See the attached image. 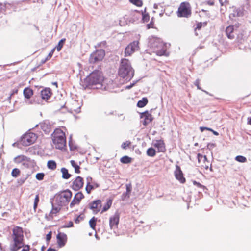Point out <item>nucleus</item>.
I'll use <instances>...</instances> for the list:
<instances>
[{
	"instance_id": "obj_1",
	"label": "nucleus",
	"mask_w": 251,
	"mask_h": 251,
	"mask_svg": "<svg viewBox=\"0 0 251 251\" xmlns=\"http://www.w3.org/2000/svg\"><path fill=\"white\" fill-rule=\"evenodd\" d=\"M72 196V192L69 189L56 194L54 196V201L51 202L52 210L50 216H52L53 214H56L60 210L62 206L67 205Z\"/></svg>"
},
{
	"instance_id": "obj_2",
	"label": "nucleus",
	"mask_w": 251,
	"mask_h": 251,
	"mask_svg": "<svg viewBox=\"0 0 251 251\" xmlns=\"http://www.w3.org/2000/svg\"><path fill=\"white\" fill-rule=\"evenodd\" d=\"M103 77L101 72L99 70L92 72L84 80L83 86L85 88L89 87L91 89H105L102 83Z\"/></svg>"
},
{
	"instance_id": "obj_3",
	"label": "nucleus",
	"mask_w": 251,
	"mask_h": 251,
	"mask_svg": "<svg viewBox=\"0 0 251 251\" xmlns=\"http://www.w3.org/2000/svg\"><path fill=\"white\" fill-rule=\"evenodd\" d=\"M12 237V241L9 248L7 250H4V251H18L24 247L23 232L21 227L17 226L13 229Z\"/></svg>"
},
{
	"instance_id": "obj_4",
	"label": "nucleus",
	"mask_w": 251,
	"mask_h": 251,
	"mask_svg": "<svg viewBox=\"0 0 251 251\" xmlns=\"http://www.w3.org/2000/svg\"><path fill=\"white\" fill-rule=\"evenodd\" d=\"M118 75L128 81L133 78L134 75V70L128 59L123 58L121 60L118 69Z\"/></svg>"
},
{
	"instance_id": "obj_5",
	"label": "nucleus",
	"mask_w": 251,
	"mask_h": 251,
	"mask_svg": "<svg viewBox=\"0 0 251 251\" xmlns=\"http://www.w3.org/2000/svg\"><path fill=\"white\" fill-rule=\"evenodd\" d=\"M51 138L55 148L63 150L66 146V141L65 133L60 129L57 128L51 134Z\"/></svg>"
},
{
	"instance_id": "obj_6",
	"label": "nucleus",
	"mask_w": 251,
	"mask_h": 251,
	"mask_svg": "<svg viewBox=\"0 0 251 251\" xmlns=\"http://www.w3.org/2000/svg\"><path fill=\"white\" fill-rule=\"evenodd\" d=\"M149 46L156 52L157 55H166V50L164 49V44L160 38L154 36L149 38Z\"/></svg>"
},
{
	"instance_id": "obj_7",
	"label": "nucleus",
	"mask_w": 251,
	"mask_h": 251,
	"mask_svg": "<svg viewBox=\"0 0 251 251\" xmlns=\"http://www.w3.org/2000/svg\"><path fill=\"white\" fill-rule=\"evenodd\" d=\"M36 139L37 136L35 133H26L21 137L20 143L24 146H28L34 143Z\"/></svg>"
},
{
	"instance_id": "obj_8",
	"label": "nucleus",
	"mask_w": 251,
	"mask_h": 251,
	"mask_svg": "<svg viewBox=\"0 0 251 251\" xmlns=\"http://www.w3.org/2000/svg\"><path fill=\"white\" fill-rule=\"evenodd\" d=\"M191 15V11L189 3L185 2L181 3L178 9V17L188 18Z\"/></svg>"
},
{
	"instance_id": "obj_9",
	"label": "nucleus",
	"mask_w": 251,
	"mask_h": 251,
	"mask_svg": "<svg viewBox=\"0 0 251 251\" xmlns=\"http://www.w3.org/2000/svg\"><path fill=\"white\" fill-rule=\"evenodd\" d=\"M105 55V50L103 49L96 50L90 55L89 61L91 63H96L102 61Z\"/></svg>"
},
{
	"instance_id": "obj_10",
	"label": "nucleus",
	"mask_w": 251,
	"mask_h": 251,
	"mask_svg": "<svg viewBox=\"0 0 251 251\" xmlns=\"http://www.w3.org/2000/svg\"><path fill=\"white\" fill-rule=\"evenodd\" d=\"M139 48V42L134 41L126 48L125 50V56L131 55L135 51L138 50Z\"/></svg>"
},
{
	"instance_id": "obj_11",
	"label": "nucleus",
	"mask_w": 251,
	"mask_h": 251,
	"mask_svg": "<svg viewBox=\"0 0 251 251\" xmlns=\"http://www.w3.org/2000/svg\"><path fill=\"white\" fill-rule=\"evenodd\" d=\"M58 246L59 248L64 247L67 240V237L64 233L59 232L56 236Z\"/></svg>"
},
{
	"instance_id": "obj_12",
	"label": "nucleus",
	"mask_w": 251,
	"mask_h": 251,
	"mask_svg": "<svg viewBox=\"0 0 251 251\" xmlns=\"http://www.w3.org/2000/svg\"><path fill=\"white\" fill-rule=\"evenodd\" d=\"M89 208L93 210L94 213H97L100 211L101 207V201L100 200L94 201L89 204Z\"/></svg>"
},
{
	"instance_id": "obj_13",
	"label": "nucleus",
	"mask_w": 251,
	"mask_h": 251,
	"mask_svg": "<svg viewBox=\"0 0 251 251\" xmlns=\"http://www.w3.org/2000/svg\"><path fill=\"white\" fill-rule=\"evenodd\" d=\"M83 178L78 176L73 182L72 189L75 191H78L83 187Z\"/></svg>"
},
{
	"instance_id": "obj_14",
	"label": "nucleus",
	"mask_w": 251,
	"mask_h": 251,
	"mask_svg": "<svg viewBox=\"0 0 251 251\" xmlns=\"http://www.w3.org/2000/svg\"><path fill=\"white\" fill-rule=\"evenodd\" d=\"M140 117L141 118L144 119L143 124L144 126H147L150 123L152 122L153 119L151 114H150L148 111L142 112L141 114Z\"/></svg>"
},
{
	"instance_id": "obj_15",
	"label": "nucleus",
	"mask_w": 251,
	"mask_h": 251,
	"mask_svg": "<svg viewBox=\"0 0 251 251\" xmlns=\"http://www.w3.org/2000/svg\"><path fill=\"white\" fill-rule=\"evenodd\" d=\"M175 176L176 178L180 183H184L185 182V178L183 176V173L180 169V167L178 165H176V166Z\"/></svg>"
},
{
	"instance_id": "obj_16",
	"label": "nucleus",
	"mask_w": 251,
	"mask_h": 251,
	"mask_svg": "<svg viewBox=\"0 0 251 251\" xmlns=\"http://www.w3.org/2000/svg\"><path fill=\"white\" fill-rule=\"evenodd\" d=\"M119 214L117 212L115 213L113 216L110 218L109 226L111 229L114 227H117L119 222Z\"/></svg>"
},
{
	"instance_id": "obj_17",
	"label": "nucleus",
	"mask_w": 251,
	"mask_h": 251,
	"mask_svg": "<svg viewBox=\"0 0 251 251\" xmlns=\"http://www.w3.org/2000/svg\"><path fill=\"white\" fill-rule=\"evenodd\" d=\"M225 32L228 39H233L237 34L234 26L229 25L226 29Z\"/></svg>"
},
{
	"instance_id": "obj_18",
	"label": "nucleus",
	"mask_w": 251,
	"mask_h": 251,
	"mask_svg": "<svg viewBox=\"0 0 251 251\" xmlns=\"http://www.w3.org/2000/svg\"><path fill=\"white\" fill-rule=\"evenodd\" d=\"M51 94V89L49 88H45L41 91V98L43 100H48Z\"/></svg>"
},
{
	"instance_id": "obj_19",
	"label": "nucleus",
	"mask_w": 251,
	"mask_h": 251,
	"mask_svg": "<svg viewBox=\"0 0 251 251\" xmlns=\"http://www.w3.org/2000/svg\"><path fill=\"white\" fill-rule=\"evenodd\" d=\"M132 190V187L130 184H126V192L124 193L121 196V199L123 201L126 200L130 197V193Z\"/></svg>"
},
{
	"instance_id": "obj_20",
	"label": "nucleus",
	"mask_w": 251,
	"mask_h": 251,
	"mask_svg": "<svg viewBox=\"0 0 251 251\" xmlns=\"http://www.w3.org/2000/svg\"><path fill=\"white\" fill-rule=\"evenodd\" d=\"M81 105L78 103V101L74 100L72 103V107L70 109L69 112L72 113L75 112V113H78L80 112Z\"/></svg>"
},
{
	"instance_id": "obj_21",
	"label": "nucleus",
	"mask_w": 251,
	"mask_h": 251,
	"mask_svg": "<svg viewBox=\"0 0 251 251\" xmlns=\"http://www.w3.org/2000/svg\"><path fill=\"white\" fill-rule=\"evenodd\" d=\"M26 160H30V158L23 155H18L13 159L14 162L16 164L22 163Z\"/></svg>"
},
{
	"instance_id": "obj_22",
	"label": "nucleus",
	"mask_w": 251,
	"mask_h": 251,
	"mask_svg": "<svg viewBox=\"0 0 251 251\" xmlns=\"http://www.w3.org/2000/svg\"><path fill=\"white\" fill-rule=\"evenodd\" d=\"M154 146L158 149V152H163L166 150L164 143L162 140H157Z\"/></svg>"
},
{
	"instance_id": "obj_23",
	"label": "nucleus",
	"mask_w": 251,
	"mask_h": 251,
	"mask_svg": "<svg viewBox=\"0 0 251 251\" xmlns=\"http://www.w3.org/2000/svg\"><path fill=\"white\" fill-rule=\"evenodd\" d=\"M99 187V184H98L96 182H92V183H91V184L87 183L86 188H85V190L88 194H90L92 190H93L95 188H97Z\"/></svg>"
},
{
	"instance_id": "obj_24",
	"label": "nucleus",
	"mask_w": 251,
	"mask_h": 251,
	"mask_svg": "<svg viewBox=\"0 0 251 251\" xmlns=\"http://www.w3.org/2000/svg\"><path fill=\"white\" fill-rule=\"evenodd\" d=\"M23 94L25 98L29 99L33 95V91L29 88H25L24 90Z\"/></svg>"
},
{
	"instance_id": "obj_25",
	"label": "nucleus",
	"mask_w": 251,
	"mask_h": 251,
	"mask_svg": "<svg viewBox=\"0 0 251 251\" xmlns=\"http://www.w3.org/2000/svg\"><path fill=\"white\" fill-rule=\"evenodd\" d=\"M61 172L62 174V177L63 179H68L71 176V175L69 173L68 170L65 168H62Z\"/></svg>"
},
{
	"instance_id": "obj_26",
	"label": "nucleus",
	"mask_w": 251,
	"mask_h": 251,
	"mask_svg": "<svg viewBox=\"0 0 251 251\" xmlns=\"http://www.w3.org/2000/svg\"><path fill=\"white\" fill-rule=\"evenodd\" d=\"M112 203V200L111 199H108L106 203L103 206V208H102L101 213H102L106 211H107L110 207H111Z\"/></svg>"
},
{
	"instance_id": "obj_27",
	"label": "nucleus",
	"mask_w": 251,
	"mask_h": 251,
	"mask_svg": "<svg viewBox=\"0 0 251 251\" xmlns=\"http://www.w3.org/2000/svg\"><path fill=\"white\" fill-rule=\"evenodd\" d=\"M148 100L147 98L144 97L141 100H140L138 101L137 106L138 107L142 108L144 107L147 103Z\"/></svg>"
},
{
	"instance_id": "obj_28",
	"label": "nucleus",
	"mask_w": 251,
	"mask_h": 251,
	"mask_svg": "<svg viewBox=\"0 0 251 251\" xmlns=\"http://www.w3.org/2000/svg\"><path fill=\"white\" fill-rule=\"evenodd\" d=\"M84 195L81 192H77L74 197V199L76 201V202L78 204L80 203L81 200L84 198Z\"/></svg>"
},
{
	"instance_id": "obj_29",
	"label": "nucleus",
	"mask_w": 251,
	"mask_h": 251,
	"mask_svg": "<svg viewBox=\"0 0 251 251\" xmlns=\"http://www.w3.org/2000/svg\"><path fill=\"white\" fill-rule=\"evenodd\" d=\"M147 154L149 156L154 157L156 154V151L153 148L150 147L147 151Z\"/></svg>"
},
{
	"instance_id": "obj_30",
	"label": "nucleus",
	"mask_w": 251,
	"mask_h": 251,
	"mask_svg": "<svg viewBox=\"0 0 251 251\" xmlns=\"http://www.w3.org/2000/svg\"><path fill=\"white\" fill-rule=\"evenodd\" d=\"M70 163L72 166L74 168L75 173L77 174L80 173V171L79 170V166L78 165L74 160H71Z\"/></svg>"
},
{
	"instance_id": "obj_31",
	"label": "nucleus",
	"mask_w": 251,
	"mask_h": 251,
	"mask_svg": "<svg viewBox=\"0 0 251 251\" xmlns=\"http://www.w3.org/2000/svg\"><path fill=\"white\" fill-rule=\"evenodd\" d=\"M47 166L49 169L54 170L56 168V163L54 160H49L47 163Z\"/></svg>"
},
{
	"instance_id": "obj_32",
	"label": "nucleus",
	"mask_w": 251,
	"mask_h": 251,
	"mask_svg": "<svg viewBox=\"0 0 251 251\" xmlns=\"http://www.w3.org/2000/svg\"><path fill=\"white\" fill-rule=\"evenodd\" d=\"M197 159H198V163L200 165L201 164V161H202L203 162H204L205 161H207V157L205 155H203L200 153H198L197 154Z\"/></svg>"
},
{
	"instance_id": "obj_33",
	"label": "nucleus",
	"mask_w": 251,
	"mask_h": 251,
	"mask_svg": "<svg viewBox=\"0 0 251 251\" xmlns=\"http://www.w3.org/2000/svg\"><path fill=\"white\" fill-rule=\"evenodd\" d=\"M131 158L128 156H124L120 159V161L124 164H128L131 162Z\"/></svg>"
},
{
	"instance_id": "obj_34",
	"label": "nucleus",
	"mask_w": 251,
	"mask_h": 251,
	"mask_svg": "<svg viewBox=\"0 0 251 251\" xmlns=\"http://www.w3.org/2000/svg\"><path fill=\"white\" fill-rule=\"evenodd\" d=\"M96 221H97V218L95 217H93L89 221V223L90 227L93 229H95V226L96 225Z\"/></svg>"
},
{
	"instance_id": "obj_35",
	"label": "nucleus",
	"mask_w": 251,
	"mask_h": 251,
	"mask_svg": "<svg viewBox=\"0 0 251 251\" xmlns=\"http://www.w3.org/2000/svg\"><path fill=\"white\" fill-rule=\"evenodd\" d=\"M65 39H62L59 41L57 45L55 47V48L58 51H59L61 50L65 43Z\"/></svg>"
},
{
	"instance_id": "obj_36",
	"label": "nucleus",
	"mask_w": 251,
	"mask_h": 251,
	"mask_svg": "<svg viewBox=\"0 0 251 251\" xmlns=\"http://www.w3.org/2000/svg\"><path fill=\"white\" fill-rule=\"evenodd\" d=\"M232 15L233 17H240L243 15V10L240 9H238L235 11L233 14H230V17H231V15Z\"/></svg>"
},
{
	"instance_id": "obj_37",
	"label": "nucleus",
	"mask_w": 251,
	"mask_h": 251,
	"mask_svg": "<svg viewBox=\"0 0 251 251\" xmlns=\"http://www.w3.org/2000/svg\"><path fill=\"white\" fill-rule=\"evenodd\" d=\"M20 174V170L18 168H14L11 172V176L14 177H17Z\"/></svg>"
},
{
	"instance_id": "obj_38",
	"label": "nucleus",
	"mask_w": 251,
	"mask_h": 251,
	"mask_svg": "<svg viewBox=\"0 0 251 251\" xmlns=\"http://www.w3.org/2000/svg\"><path fill=\"white\" fill-rule=\"evenodd\" d=\"M235 160L239 162L244 163L247 161V159L243 156L238 155L235 157Z\"/></svg>"
},
{
	"instance_id": "obj_39",
	"label": "nucleus",
	"mask_w": 251,
	"mask_h": 251,
	"mask_svg": "<svg viewBox=\"0 0 251 251\" xmlns=\"http://www.w3.org/2000/svg\"><path fill=\"white\" fill-rule=\"evenodd\" d=\"M129 1L134 5L140 7L142 5L143 2L141 0H129Z\"/></svg>"
},
{
	"instance_id": "obj_40",
	"label": "nucleus",
	"mask_w": 251,
	"mask_h": 251,
	"mask_svg": "<svg viewBox=\"0 0 251 251\" xmlns=\"http://www.w3.org/2000/svg\"><path fill=\"white\" fill-rule=\"evenodd\" d=\"M39 202V194H37L36 195V197L35 198L34 205H33V208L35 211L36 210V209L37 207L38 204Z\"/></svg>"
},
{
	"instance_id": "obj_41",
	"label": "nucleus",
	"mask_w": 251,
	"mask_h": 251,
	"mask_svg": "<svg viewBox=\"0 0 251 251\" xmlns=\"http://www.w3.org/2000/svg\"><path fill=\"white\" fill-rule=\"evenodd\" d=\"M41 128L43 130L45 131V133H47L50 132V128L48 125L45 123L42 124L41 125Z\"/></svg>"
},
{
	"instance_id": "obj_42",
	"label": "nucleus",
	"mask_w": 251,
	"mask_h": 251,
	"mask_svg": "<svg viewBox=\"0 0 251 251\" xmlns=\"http://www.w3.org/2000/svg\"><path fill=\"white\" fill-rule=\"evenodd\" d=\"M45 176L43 173H38L36 175V178L38 180H42Z\"/></svg>"
},
{
	"instance_id": "obj_43",
	"label": "nucleus",
	"mask_w": 251,
	"mask_h": 251,
	"mask_svg": "<svg viewBox=\"0 0 251 251\" xmlns=\"http://www.w3.org/2000/svg\"><path fill=\"white\" fill-rule=\"evenodd\" d=\"M131 144L130 141H126V142H123L122 144L121 147L123 149H126L127 147H129Z\"/></svg>"
},
{
	"instance_id": "obj_44",
	"label": "nucleus",
	"mask_w": 251,
	"mask_h": 251,
	"mask_svg": "<svg viewBox=\"0 0 251 251\" xmlns=\"http://www.w3.org/2000/svg\"><path fill=\"white\" fill-rule=\"evenodd\" d=\"M150 19V16L148 13L143 14L142 15V20L143 22H147Z\"/></svg>"
},
{
	"instance_id": "obj_45",
	"label": "nucleus",
	"mask_w": 251,
	"mask_h": 251,
	"mask_svg": "<svg viewBox=\"0 0 251 251\" xmlns=\"http://www.w3.org/2000/svg\"><path fill=\"white\" fill-rule=\"evenodd\" d=\"M27 177H22L18 180V183L19 185H22L26 180Z\"/></svg>"
},
{
	"instance_id": "obj_46",
	"label": "nucleus",
	"mask_w": 251,
	"mask_h": 251,
	"mask_svg": "<svg viewBox=\"0 0 251 251\" xmlns=\"http://www.w3.org/2000/svg\"><path fill=\"white\" fill-rule=\"evenodd\" d=\"M206 25V23H201V22L198 23L197 24L196 27V28H195V31H196L197 29H198V30H200V29L201 28V27H202V25Z\"/></svg>"
},
{
	"instance_id": "obj_47",
	"label": "nucleus",
	"mask_w": 251,
	"mask_h": 251,
	"mask_svg": "<svg viewBox=\"0 0 251 251\" xmlns=\"http://www.w3.org/2000/svg\"><path fill=\"white\" fill-rule=\"evenodd\" d=\"M30 160H26L23 161L21 164L22 166H23L24 168H28L29 166V163Z\"/></svg>"
},
{
	"instance_id": "obj_48",
	"label": "nucleus",
	"mask_w": 251,
	"mask_h": 251,
	"mask_svg": "<svg viewBox=\"0 0 251 251\" xmlns=\"http://www.w3.org/2000/svg\"><path fill=\"white\" fill-rule=\"evenodd\" d=\"M106 42L105 41H103L98 44L97 46L99 47L105 48L106 47Z\"/></svg>"
},
{
	"instance_id": "obj_49",
	"label": "nucleus",
	"mask_w": 251,
	"mask_h": 251,
	"mask_svg": "<svg viewBox=\"0 0 251 251\" xmlns=\"http://www.w3.org/2000/svg\"><path fill=\"white\" fill-rule=\"evenodd\" d=\"M139 80H136L135 81H133V83H131L130 85H127L126 86V89H131L132 87H133L135 85V84Z\"/></svg>"
},
{
	"instance_id": "obj_50",
	"label": "nucleus",
	"mask_w": 251,
	"mask_h": 251,
	"mask_svg": "<svg viewBox=\"0 0 251 251\" xmlns=\"http://www.w3.org/2000/svg\"><path fill=\"white\" fill-rule=\"evenodd\" d=\"M83 218L80 215H79L75 219V222L76 223H79L81 221L83 220Z\"/></svg>"
},
{
	"instance_id": "obj_51",
	"label": "nucleus",
	"mask_w": 251,
	"mask_h": 251,
	"mask_svg": "<svg viewBox=\"0 0 251 251\" xmlns=\"http://www.w3.org/2000/svg\"><path fill=\"white\" fill-rule=\"evenodd\" d=\"M73 226H74V224H73V222L72 221H70L68 225L63 226V227H64V228H69V227H73Z\"/></svg>"
},
{
	"instance_id": "obj_52",
	"label": "nucleus",
	"mask_w": 251,
	"mask_h": 251,
	"mask_svg": "<svg viewBox=\"0 0 251 251\" xmlns=\"http://www.w3.org/2000/svg\"><path fill=\"white\" fill-rule=\"evenodd\" d=\"M200 130L201 131V132H203L205 130L210 131L211 132L213 130L212 129L209 128V127H200Z\"/></svg>"
},
{
	"instance_id": "obj_53",
	"label": "nucleus",
	"mask_w": 251,
	"mask_h": 251,
	"mask_svg": "<svg viewBox=\"0 0 251 251\" xmlns=\"http://www.w3.org/2000/svg\"><path fill=\"white\" fill-rule=\"evenodd\" d=\"M52 236V232L51 231L49 232L46 235V240L47 241H49L50 240Z\"/></svg>"
},
{
	"instance_id": "obj_54",
	"label": "nucleus",
	"mask_w": 251,
	"mask_h": 251,
	"mask_svg": "<svg viewBox=\"0 0 251 251\" xmlns=\"http://www.w3.org/2000/svg\"><path fill=\"white\" fill-rule=\"evenodd\" d=\"M75 204H78V203L76 202V201L74 199H73V200H72V201L70 203V207L72 208Z\"/></svg>"
},
{
	"instance_id": "obj_55",
	"label": "nucleus",
	"mask_w": 251,
	"mask_h": 251,
	"mask_svg": "<svg viewBox=\"0 0 251 251\" xmlns=\"http://www.w3.org/2000/svg\"><path fill=\"white\" fill-rule=\"evenodd\" d=\"M193 183L194 185L197 186L198 187L201 188L203 186L199 182H198L196 181H193Z\"/></svg>"
},
{
	"instance_id": "obj_56",
	"label": "nucleus",
	"mask_w": 251,
	"mask_h": 251,
	"mask_svg": "<svg viewBox=\"0 0 251 251\" xmlns=\"http://www.w3.org/2000/svg\"><path fill=\"white\" fill-rule=\"evenodd\" d=\"M23 247L21 251H29L30 246L29 245L24 246Z\"/></svg>"
},
{
	"instance_id": "obj_57",
	"label": "nucleus",
	"mask_w": 251,
	"mask_h": 251,
	"mask_svg": "<svg viewBox=\"0 0 251 251\" xmlns=\"http://www.w3.org/2000/svg\"><path fill=\"white\" fill-rule=\"evenodd\" d=\"M205 3L210 6H213L214 4L213 0H208L205 1Z\"/></svg>"
},
{
	"instance_id": "obj_58",
	"label": "nucleus",
	"mask_w": 251,
	"mask_h": 251,
	"mask_svg": "<svg viewBox=\"0 0 251 251\" xmlns=\"http://www.w3.org/2000/svg\"><path fill=\"white\" fill-rule=\"evenodd\" d=\"M200 81L199 79H197L194 82V84L197 86V88L200 90H201V88L199 86Z\"/></svg>"
},
{
	"instance_id": "obj_59",
	"label": "nucleus",
	"mask_w": 251,
	"mask_h": 251,
	"mask_svg": "<svg viewBox=\"0 0 251 251\" xmlns=\"http://www.w3.org/2000/svg\"><path fill=\"white\" fill-rule=\"evenodd\" d=\"M86 181H87V183H89V184H91V183H92V182H93L92 181V178L90 176H88L86 178Z\"/></svg>"
},
{
	"instance_id": "obj_60",
	"label": "nucleus",
	"mask_w": 251,
	"mask_h": 251,
	"mask_svg": "<svg viewBox=\"0 0 251 251\" xmlns=\"http://www.w3.org/2000/svg\"><path fill=\"white\" fill-rule=\"evenodd\" d=\"M3 10H5V5L0 3V12H1Z\"/></svg>"
},
{
	"instance_id": "obj_61",
	"label": "nucleus",
	"mask_w": 251,
	"mask_h": 251,
	"mask_svg": "<svg viewBox=\"0 0 251 251\" xmlns=\"http://www.w3.org/2000/svg\"><path fill=\"white\" fill-rule=\"evenodd\" d=\"M215 147V144L214 143H208L207 145V148L208 149H211Z\"/></svg>"
},
{
	"instance_id": "obj_62",
	"label": "nucleus",
	"mask_w": 251,
	"mask_h": 251,
	"mask_svg": "<svg viewBox=\"0 0 251 251\" xmlns=\"http://www.w3.org/2000/svg\"><path fill=\"white\" fill-rule=\"evenodd\" d=\"M69 145L71 150H74L75 149V147H74L73 145H72L71 142L70 140L69 142Z\"/></svg>"
},
{
	"instance_id": "obj_63",
	"label": "nucleus",
	"mask_w": 251,
	"mask_h": 251,
	"mask_svg": "<svg viewBox=\"0 0 251 251\" xmlns=\"http://www.w3.org/2000/svg\"><path fill=\"white\" fill-rule=\"evenodd\" d=\"M219 1L221 6L224 5L226 2V0H219Z\"/></svg>"
},
{
	"instance_id": "obj_64",
	"label": "nucleus",
	"mask_w": 251,
	"mask_h": 251,
	"mask_svg": "<svg viewBox=\"0 0 251 251\" xmlns=\"http://www.w3.org/2000/svg\"><path fill=\"white\" fill-rule=\"evenodd\" d=\"M240 25L239 23H237V24H235L234 25H233V26H234V28L235 29V31H237V28H239Z\"/></svg>"
}]
</instances>
